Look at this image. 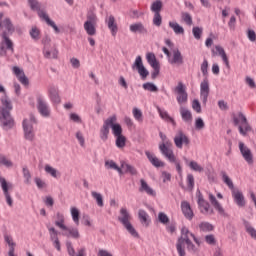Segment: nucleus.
Instances as JSON below:
<instances>
[{
  "label": "nucleus",
  "mask_w": 256,
  "mask_h": 256,
  "mask_svg": "<svg viewBox=\"0 0 256 256\" xmlns=\"http://www.w3.org/2000/svg\"><path fill=\"white\" fill-rule=\"evenodd\" d=\"M2 106H0V127L5 131H9L12 127H15V120L11 116V111H13V104L9 100V96L5 94L1 98Z\"/></svg>",
  "instance_id": "nucleus-1"
},
{
  "label": "nucleus",
  "mask_w": 256,
  "mask_h": 256,
  "mask_svg": "<svg viewBox=\"0 0 256 256\" xmlns=\"http://www.w3.org/2000/svg\"><path fill=\"white\" fill-rule=\"evenodd\" d=\"M110 129H112V133H113L114 137L123 135V128L121 127V124L117 123L116 115H112L104 121V123L100 129V139L102 141L105 142V141H107V139H109Z\"/></svg>",
  "instance_id": "nucleus-2"
},
{
  "label": "nucleus",
  "mask_w": 256,
  "mask_h": 256,
  "mask_svg": "<svg viewBox=\"0 0 256 256\" xmlns=\"http://www.w3.org/2000/svg\"><path fill=\"white\" fill-rule=\"evenodd\" d=\"M232 121L234 126L238 127L239 133L240 135H243V137H247V133L253 131V128L249 125V121L247 120V117L243 115V112H239L238 117L233 113Z\"/></svg>",
  "instance_id": "nucleus-3"
},
{
  "label": "nucleus",
  "mask_w": 256,
  "mask_h": 256,
  "mask_svg": "<svg viewBox=\"0 0 256 256\" xmlns=\"http://www.w3.org/2000/svg\"><path fill=\"white\" fill-rule=\"evenodd\" d=\"M118 221L123 225L126 231H128L131 234V236L135 237L136 239H139V233L137 232L135 227H133V224H131V214H129L127 208L120 209Z\"/></svg>",
  "instance_id": "nucleus-4"
},
{
  "label": "nucleus",
  "mask_w": 256,
  "mask_h": 256,
  "mask_svg": "<svg viewBox=\"0 0 256 256\" xmlns=\"http://www.w3.org/2000/svg\"><path fill=\"white\" fill-rule=\"evenodd\" d=\"M189 235H191V232H189V229L187 227H182L181 229V236L178 238L176 248L178 251L179 256H185V248H183V245L186 243L188 244L191 242V239H189Z\"/></svg>",
  "instance_id": "nucleus-5"
},
{
  "label": "nucleus",
  "mask_w": 256,
  "mask_h": 256,
  "mask_svg": "<svg viewBox=\"0 0 256 256\" xmlns=\"http://www.w3.org/2000/svg\"><path fill=\"white\" fill-rule=\"evenodd\" d=\"M198 207L200 209V213L203 215H215V210L211 208V204L203 198V194H201V191L198 192Z\"/></svg>",
  "instance_id": "nucleus-6"
},
{
  "label": "nucleus",
  "mask_w": 256,
  "mask_h": 256,
  "mask_svg": "<svg viewBox=\"0 0 256 256\" xmlns=\"http://www.w3.org/2000/svg\"><path fill=\"white\" fill-rule=\"evenodd\" d=\"M36 107L38 109V112L42 117H50L51 111L49 110V105H47V101L42 95L36 96Z\"/></svg>",
  "instance_id": "nucleus-7"
},
{
  "label": "nucleus",
  "mask_w": 256,
  "mask_h": 256,
  "mask_svg": "<svg viewBox=\"0 0 256 256\" xmlns=\"http://www.w3.org/2000/svg\"><path fill=\"white\" fill-rule=\"evenodd\" d=\"M174 91L178 94L176 99L179 105L187 103L189 95L187 94V90L183 82H178V85L175 87Z\"/></svg>",
  "instance_id": "nucleus-8"
},
{
  "label": "nucleus",
  "mask_w": 256,
  "mask_h": 256,
  "mask_svg": "<svg viewBox=\"0 0 256 256\" xmlns=\"http://www.w3.org/2000/svg\"><path fill=\"white\" fill-rule=\"evenodd\" d=\"M132 69H136L142 79H147L149 76V70L145 68V65H143V58L141 56L136 57L134 63L132 64Z\"/></svg>",
  "instance_id": "nucleus-9"
},
{
  "label": "nucleus",
  "mask_w": 256,
  "mask_h": 256,
  "mask_svg": "<svg viewBox=\"0 0 256 256\" xmlns=\"http://www.w3.org/2000/svg\"><path fill=\"white\" fill-rule=\"evenodd\" d=\"M22 129L24 133V139L26 141H35V128L33 127V124H29L27 120L22 121Z\"/></svg>",
  "instance_id": "nucleus-10"
},
{
  "label": "nucleus",
  "mask_w": 256,
  "mask_h": 256,
  "mask_svg": "<svg viewBox=\"0 0 256 256\" xmlns=\"http://www.w3.org/2000/svg\"><path fill=\"white\" fill-rule=\"evenodd\" d=\"M211 88H209V78H204L200 83V97L202 99L203 105H207V99H209V93Z\"/></svg>",
  "instance_id": "nucleus-11"
},
{
  "label": "nucleus",
  "mask_w": 256,
  "mask_h": 256,
  "mask_svg": "<svg viewBox=\"0 0 256 256\" xmlns=\"http://www.w3.org/2000/svg\"><path fill=\"white\" fill-rule=\"evenodd\" d=\"M239 150L246 163H248V165H253V153L251 152V149L245 146V143L239 142Z\"/></svg>",
  "instance_id": "nucleus-12"
},
{
  "label": "nucleus",
  "mask_w": 256,
  "mask_h": 256,
  "mask_svg": "<svg viewBox=\"0 0 256 256\" xmlns=\"http://www.w3.org/2000/svg\"><path fill=\"white\" fill-rule=\"evenodd\" d=\"M208 197H209V201H210L211 205L214 206V209H216V211H218V213H219V215H221V217H229V214H227V212H225V208H223L221 203H219V201H217V198L215 197V195H213L212 193H209Z\"/></svg>",
  "instance_id": "nucleus-13"
},
{
  "label": "nucleus",
  "mask_w": 256,
  "mask_h": 256,
  "mask_svg": "<svg viewBox=\"0 0 256 256\" xmlns=\"http://www.w3.org/2000/svg\"><path fill=\"white\" fill-rule=\"evenodd\" d=\"M174 143L178 149H183L184 145H189L191 143V140H189V137L183 133V131H180L178 136L174 137Z\"/></svg>",
  "instance_id": "nucleus-14"
},
{
  "label": "nucleus",
  "mask_w": 256,
  "mask_h": 256,
  "mask_svg": "<svg viewBox=\"0 0 256 256\" xmlns=\"http://www.w3.org/2000/svg\"><path fill=\"white\" fill-rule=\"evenodd\" d=\"M62 235L68 239H81V233H79V229L73 226H68L67 229L62 232Z\"/></svg>",
  "instance_id": "nucleus-15"
},
{
  "label": "nucleus",
  "mask_w": 256,
  "mask_h": 256,
  "mask_svg": "<svg viewBox=\"0 0 256 256\" xmlns=\"http://www.w3.org/2000/svg\"><path fill=\"white\" fill-rule=\"evenodd\" d=\"M159 149L161 154L164 157H166V159H168L170 163H175V161H177V158L175 157V154L173 153V151L170 148H167L165 144H159Z\"/></svg>",
  "instance_id": "nucleus-16"
},
{
  "label": "nucleus",
  "mask_w": 256,
  "mask_h": 256,
  "mask_svg": "<svg viewBox=\"0 0 256 256\" xmlns=\"http://www.w3.org/2000/svg\"><path fill=\"white\" fill-rule=\"evenodd\" d=\"M49 98L52 103L59 105L61 103V96H59V89L55 85H51L48 89Z\"/></svg>",
  "instance_id": "nucleus-17"
},
{
  "label": "nucleus",
  "mask_w": 256,
  "mask_h": 256,
  "mask_svg": "<svg viewBox=\"0 0 256 256\" xmlns=\"http://www.w3.org/2000/svg\"><path fill=\"white\" fill-rule=\"evenodd\" d=\"M129 30L131 31V33H138V35H147L148 33L147 28L141 22L131 24L129 26Z\"/></svg>",
  "instance_id": "nucleus-18"
},
{
  "label": "nucleus",
  "mask_w": 256,
  "mask_h": 256,
  "mask_svg": "<svg viewBox=\"0 0 256 256\" xmlns=\"http://www.w3.org/2000/svg\"><path fill=\"white\" fill-rule=\"evenodd\" d=\"M66 248L69 256H85V247L78 249L76 254L73 243L69 240L66 241Z\"/></svg>",
  "instance_id": "nucleus-19"
},
{
  "label": "nucleus",
  "mask_w": 256,
  "mask_h": 256,
  "mask_svg": "<svg viewBox=\"0 0 256 256\" xmlns=\"http://www.w3.org/2000/svg\"><path fill=\"white\" fill-rule=\"evenodd\" d=\"M232 197L234 202L238 207H245V196H243V192L239 191V189H235L232 191Z\"/></svg>",
  "instance_id": "nucleus-20"
},
{
  "label": "nucleus",
  "mask_w": 256,
  "mask_h": 256,
  "mask_svg": "<svg viewBox=\"0 0 256 256\" xmlns=\"http://www.w3.org/2000/svg\"><path fill=\"white\" fill-rule=\"evenodd\" d=\"M181 209L184 217L191 221L194 217L193 210L191 209V204L187 201H182L181 202Z\"/></svg>",
  "instance_id": "nucleus-21"
},
{
  "label": "nucleus",
  "mask_w": 256,
  "mask_h": 256,
  "mask_svg": "<svg viewBox=\"0 0 256 256\" xmlns=\"http://www.w3.org/2000/svg\"><path fill=\"white\" fill-rule=\"evenodd\" d=\"M28 5L32 11H37L40 19H43V15H47L45 11L41 10V3L37 0H28Z\"/></svg>",
  "instance_id": "nucleus-22"
},
{
  "label": "nucleus",
  "mask_w": 256,
  "mask_h": 256,
  "mask_svg": "<svg viewBox=\"0 0 256 256\" xmlns=\"http://www.w3.org/2000/svg\"><path fill=\"white\" fill-rule=\"evenodd\" d=\"M173 57L169 60L170 65H183V55L179 49H174L172 51Z\"/></svg>",
  "instance_id": "nucleus-23"
},
{
  "label": "nucleus",
  "mask_w": 256,
  "mask_h": 256,
  "mask_svg": "<svg viewBox=\"0 0 256 256\" xmlns=\"http://www.w3.org/2000/svg\"><path fill=\"white\" fill-rule=\"evenodd\" d=\"M0 29H6V33H8V35H13L15 26L13 25V22H11L10 18H6L0 22Z\"/></svg>",
  "instance_id": "nucleus-24"
},
{
  "label": "nucleus",
  "mask_w": 256,
  "mask_h": 256,
  "mask_svg": "<svg viewBox=\"0 0 256 256\" xmlns=\"http://www.w3.org/2000/svg\"><path fill=\"white\" fill-rule=\"evenodd\" d=\"M140 185H141L139 188L140 193H143L144 191L145 193H147V195H150L151 197H155V195H157L155 190H153V188H151L144 179L140 180Z\"/></svg>",
  "instance_id": "nucleus-25"
},
{
  "label": "nucleus",
  "mask_w": 256,
  "mask_h": 256,
  "mask_svg": "<svg viewBox=\"0 0 256 256\" xmlns=\"http://www.w3.org/2000/svg\"><path fill=\"white\" fill-rule=\"evenodd\" d=\"M106 23L108 25V29H110L111 31L112 36L115 37V35H117V32L119 31L117 23L115 22V16L110 15L108 19H106Z\"/></svg>",
  "instance_id": "nucleus-26"
},
{
  "label": "nucleus",
  "mask_w": 256,
  "mask_h": 256,
  "mask_svg": "<svg viewBox=\"0 0 256 256\" xmlns=\"http://www.w3.org/2000/svg\"><path fill=\"white\" fill-rule=\"evenodd\" d=\"M145 155L147 157V159L150 161V163L153 165V167H163L165 165V162L159 160V158H157L156 156H154L153 154H151V152L146 151Z\"/></svg>",
  "instance_id": "nucleus-27"
},
{
  "label": "nucleus",
  "mask_w": 256,
  "mask_h": 256,
  "mask_svg": "<svg viewBox=\"0 0 256 256\" xmlns=\"http://www.w3.org/2000/svg\"><path fill=\"white\" fill-rule=\"evenodd\" d=\"M180 115L184 123H192L193 121V114L191 111L187 110V108L181 106L180 107Z\"/></svg>",
  "instance_id": "nucleus-28"
},
{
  "label": "nucleus",
  "mask_w": 256,
  "mask_h": 256,
  "mask_svg": "<svg viewBox=\"0 0 256 256\" xmlns=\"http://www.w3.org/2000/svg\"><path fill=\"white\" fill-rule=\"evenodd\" d=\"M215 49L219 57L222 58V61L225 63V66L227 67V69H231V65L229 64V58L227 57V53H225V49H223V47L219 45L215 46Z\"/></svg>",
  "instance_id": "nucleus-29"
},
{
  "label": "nucleus",
  "mask_w": 256,
  "mask_h": 256,
  "mask_svg": "<svg viewBox=\"0 0 256 256\" xmlns=\"http://www.w3.org/2000/svg\"><path fill=\"white\" fill-rule=\"evenodd\" d=\"M157 111L164 121L172 123V125L175 127L177 123L175 122V119L173 117L169 116V113L165 110H162L159 106H157Z\"/></svg>",
  "instance_id": "nucleus-30"
},
{
  "label": "nucleus",
  "mask_w": 256,
  "mask_h": 256,
  "mask_svg": "<svg viewBox=\"0 0 256 256\" xmlns=\"http://www.w3.org/2000/svg\"><path fill=\"white\" fill-rule=\"evenodd\" d=\"M95 25H97V22H85L84 23V29H85L87 35H90V36L97 35V28H95Z\"/></svg>",
  "instance_id": "nucleus-31"
},
{
  "label": "nucleus",
  "mask_w": 256,
  "mask_h": 256,
  "mask_svg": "<svg viewBox=\"0 0 256 256\" xmlns=\"http://www.w3.org/2000/svg\"><path fill=\"white\" fill-rule=\"evenodd\" d=\"M9 35L7 31H3L1 34L2 37V45H6V49L13 51V41H11V39H9Z\"/></svg>",
  "instance_id": "nucleus-32"
},
{
  "label": "nucleus",
  "mask_w": 256,
  "mask_h": 256,
  "mask_svg": "<svg viewBox=\"0 0 256 256\" xmlns=\"http://www.w3.org/2000/svg\"><path fill=\"white\" fill-rule=\"evenodd\" d=\"M121 168L124 169V173H129V175H137V168L125 161L121 162Z\"/></svg>",
  "instance_id": "nucleus-33"
},
{
  "label": "nucleus",
  "mask_w": 256,
  "mask_h": 256,
  "mask_svg": "<svg viewBox=\"0 0 256 256\" xmlns=\"http://www.w3.org/2000/svg\"><path fill=\"white\" fill-rule=\"evenodd\" d=\"M42 17H43L42 18L43 21H45V23H47V25H49V27H52V29H54L55 33H57V34L61 33V29H59L57 24H55V22L53 20H51V18H49V15L42 14Z\"/></svg>",
  "instance_id": "nucleus-34"
},
{
  "label": "nucleus",
  "mask_w": 256,
  "mask_h": 256,
  "mask_svg": "<svg viewBox=\"0 0 256 256\" xmlns=\"http://www.w3.org/2000/svg\"><path fill=\"white\" fill-rule=\"evenodd\" d=\"M221 175L223 183H225V185H227V187H229L231 191H235V185L233 184V180H231V178L227 176V172L221 171Z\"/></svg>",
  "instance_id": "nucleus-35"
},
{
  "label": "nucleus",
  "mask_w": 256,
  "mask_h": 256,
  "mask_svg": "<svg viewBox=\"0 0 256 256\" xmlns=\"http://www.w3.org/2000/svg\"><path fill=\"white\" fill-rule=\"evenodd\" d=\"M138 217H139L140 223H142V225L149 227V214H147V212L145 210H139Z\"/></svg>",
  "instance_id": "nucleus-36"
},
{
  "label": "nucleus",
  "mask_w": 256,
  "mask_h": 256,
  "mask_svg": "<svg viewBox=\"0 0 256 256\" xmlns=\"http://www.w3.org/2000/svg\"><path fill=\"white\" fill-rule=\"evenodd\" d=\"M169 27L173 29L176 35H183L185 33V29L177 22H169Z\"/></svg>",
  "instance_id": "nucleus-37"
},
{
  "label": "nucleus",
  "mask_w": 256,
  "mask_h": 256,
  "mask_svg": "<svg viewBox=\"0 0 256 256\" xmlns=\"http://www.w3.org/2000/svg\"><path fill=\"white\" fill-rule=\"evenodd\" d=\"M147 62L149 63L150 67H157L159 65V61H157V57L153 52H149L146 54Z\"/></svg>",
  "instance_id": "nucleus-38"
},
{
  "label": "nucleus",
  "mask_w": 256,
  "mask_h": 256,
  "mask_svg": "<svg viewBox=\"0 0 256 256\" xmlns=\"http://www.w3.org/2000/svg\"><path fill=\"white\" fill-rule=\"evenodd\" d=\"M57 55H59V51L55 47L53 48L52 51H50L49 48L44 49L45 59H57Z\"/></svg>",
  "instance_id": "nucleus-39"
},
{
  "label": "nucleus",
  "mask_w": 256,
  "mask_h": 256,
  "mask_svg": "<svg viewBox=\"0 0 256 256\" xmlns=\"http://www.w3.org/2000/svg\"><path fill=\"white\" fill-rule=\"evenodd\" d=\"M161 9H163V2L161 0H156L151 5V11L154 14L161 13Z\"/></svg>",
  "instance_id": "nucleus-40"
},
{
  "label": "nucleus",
  "mask_w": 256,
  "mask_h": 256,
  "mask_svg": "<svg viewBox=\"0 0 256 256\" xmlns=\"http://www.w3.org/2000/svg\"><path fill=\"white\" fill-rule=\"evenodd\" d=\"M142 87L145 91H150V93H157V91H159V88L157 85L153 84V82H146Z\"/></svg>",
  "instance_id": "nucleus-41"
},
{
  "label": "nucleus",
  "mask_w": 256,
  "mask_h": 256,
  "mask_svg": "<svg viewBox=\"0 0 256 256\" xmlns=\"http://www.w3.org/2000/svg\"><path fill=\"white\" fill-rule=\"evenodd\" d=\"M91 195H92L93 199H95L98 207H104L105 204L103 202V195H101V193L92 191Z\"/></svg>",
  "instance_id": "nucleus-42"
},
{
  "label": "nucleus",
  "mask_w": 256,
  "mask_h": 256,
  "mask_svg": "<svg viewBox=\"0 0 256 256\" xmlns=\"http://www.w3.org/2000/svg\"><path fill=\"white\" fill-rule=\"evenodd\" d=\"M71 216H72L74 223H76V225L79 226V219L81 217V213L79 212V209H77L76 207H72L71 208Z\"/></svg>",
  "instance_id": "nucleus-43"
},
{
  "label": "nucleus",
  "mask_w": 256,
  "mask_h": 256,
  "mask_svg": "<svg viewBox=\"0 0 256 256\" xmlns=\"http://www.w3.org/2000/svg\"><path fill=\"white\" fill-rule=\"evenodd\" d=\"M126 143H127V138L123 136V134L120 136H116V147H118V149H123Z\"/></svg>",
  "instance_id": "nucleus-44"
},
{
  "label": "nucleus",
  "mask_w": 256,
  "mask_h": 256,
  "mask_svg": "<svg viewBox=\"0 0 256 256\" xmlns=\"http://www.w3.org/2000/svg\"><path fill=\"white\" fill-rule=\"evenodd\" d=\"M29 33L31 39H33L34 41H39V39L41 38V31L37 27H32Z\"/></svg>",
  "instance_id": "nucleus-45"
},
{
  "label": "nucleus",
  "mask_w": 256,
  "mask_h": 256,
  "mask_svg": "<svg viewBox=\"0 0 256 256\" xmlns=\"http://www.w3.org/2000/svg\"><path fill=\"white\" fill-rule=\"evenodd\" d=\"M3 193L6 199L7 205H9V207H13V198H11V194L7 192V186L5 184H3Z\"/></svg>",
  "instance_id": "nucleus-46"
},
{
  "label": "nucleus",
  "mask_w": 256,
  "mask_h": 256,
  "mask_svg": "<svg viewBox=\"0 0 256 256\" xmlns=\"http://www.w3.org/2000/svg\"><path fill=\"white\" fill-rule=\"evenodd\" d=\"M201 71H202V75L204 78H208L209 77V62L207 61V59H205L203 61V63L201 64L200 67Z\"/></svg>",
  "instance_id": "nucleus-47"
},
{
  "label": "nucleus",
  "mask_w": 256,
  "mask_h": 256,
  "mask_svg": "<svg viewBox=\"0 0 256 256\" xmlns=\"http://www.w3.org/2000/svg\"><path fill=\"white\" fill-rule=\"evenodd\" d=\"M22 173H23V177H24V183L26 185H31V172L29 171V169L27 167H24L22 169Z\"/></svg>",
  "instance_id": "nucleus-48"
},
{
  "label": "nucleus",
  "mask_w": 256,
  "mask_h": 256,
  "mask_svg": "<svg viewBox=\"0 0 256 256\" xmlns=\"http://www.w3.org/2000/svg\"><path fill=\"white\" fill-rule=\"evenodd\" d=\"M186 245L187 251H189V253H191L192 255H199V247H196L195 244L191 242V240Z\"/></svg>",
  "instance_id": "nucleus-49"
},
{
  "label": "nucleus",
  "mask_w": 256,
  "mask_h": 256,
  "mask_svg": "<svg viewBox=\"0 0 256 256\" xmlns=\"http://www.w3.org/2000/svg\"><path fill=\"white\" fill-rule=\"evenodd\" d=\"M4 241L9 246V249H15V247L17 246V244L13 241V236L11 235L4 234Z\"/></svg>",
  "instance_id": "nucleus-50"
},
{
  "label": "nucleus",
  "mask_w": 256,
  "mask_h": 256,
  "mask_svg": "<svg viewBox=\"0 0 256 256\" xmlns=\"http://www.w3.org/2000/svg\"><path fill=\"white\" fill-rule=\"evenodd\" d=\"M181 17L186 25H193V17H191V14L188 12H182Z\"/></svg>",
  "instance_id": "nucleus-51"
},
{
  "label": "nucleus",
  "mask_w": 256,
  "mask_h": 256,
  "mask_svg": "<svg viewBox=\"0 0 256 256\" xmlns=\"http://www.w3.org/2000/svg\"><path fill=\"white\" fill-rule=\"evenodd\" d=\"M158 221L162 223V225H167V223H169V216H167L165 212H160L158 213Z\"/></svg>",
  "instance_id": "nucleus-52"
},
{
  "label": "nucleus",
  "mask_w": 256,
  "mask_h": 256,
  "mask_svg": "<svg viewBox=\"0 0 256 256\" xmlns=\"http://www.w3.org/2000/svg\"><path fill=\"white\" fill-rule=\"evenodd\" d=\"M0 165H4V167H13V162H11V160H8L5 155L0 154Z\"/></svg>",
  "instance_id": "nucleus-53"
},
{
  "label": "nucleus",
  "mask_w": 256,
  "mask_h": 256,
  "mask_svg": "<svg viewBox=\"0 0 256 256\" xmlns=\"http://www.w3.org/2000/svg\"><path fill=\"white\" fill-rule=\"evenodd\" d=\"M189 167H190V169H192V171H196L198 173H202V171H203V167L201 165H199V163H197L195 161H191L189 163Z\"/></svg>",
  "instance_id": "nucleus-54"
},
{
  "label": "nucleus",
  "mask_w": 256,
  "mask_h": 256,
  "mask_svg": "<svg viewBox=\"0 0 256 256\" xmlns=\"http://www.w3.org/2000/svg\"><path fill=\"white\" fill-rule=\"evenodd\" d=\"M206 175L209 183H217V174L214 171L207 170Z\"/></svg>",
  "instance_id": "nucleus-55"
},
{
  "label": "nucleus",
  "mask_w": 256,
  "mask_h": 256,
  "mask_svg": "<svg viewBox=\"0 0 256 256\" xmlns=\"http://www.w3.org/2000/svg\"><path fill=\"white\" fill-rule=\"evenodd\" d=\"M162 23L163 18L161 17V13L154 14L153 25H155L156 27H161Z\"/></svg>",
  "instance_id": "nucleus-56"
},
{
  "label": "nucleus",
  "mask_w": 256,
  "mask_h": 256,
  "mask_svg": "<svg viewBox=\"0 0 256 256\" xmlns=\"http://www.w3.org/2000/svg\"><path fill=\"white\" fill-rule=\"evenodd\" d=\"M201 231H213L214 227H213V224L209 223V222H202L200 225H199Z\"/></svg>",
  "instance_id": "nucleus-57"
},
{
  "label": "nucleus",
  "mask_w": 256,
  "mask_h": 256,
  "mask_svg": "<svg viewBox=\"0 0 256 256\" xmlns=\"http://www.w3.org/2000/svg\"><path fill=\"white\" fill-rule=\"evenodd\" d=\"M195 129H197V131L205 129V122L203 121V118L199 117L195 120Z\"/></svg>",
  "instance_id": "nucleus-58"
},
{
  "label": "nucleus",
  "mask_w": 256,
  "mask_h": 256,
  "mask_svg": "<svg viewBox=\"0 0 256 256\" xmlns=\"http://www.w3.org/2000/svg\"><path fill=\"white\" fill-rule=\"evenodd\" d=\"M44 170L48 175H51V177L57 178V169L51 167L49 164L45 166Z\"/></svg>",
  "instance_id": "nucleus-59"
},
{
  "label": "nucleus",
  "mask_w": 256,
  "mask_h": 256,
  "mask_svg": "<svg viewBox=\"0 0 256 256\" xmlns=\"http://www.w3.org/2000/svg\"><path fill=\"white\" fill-rule=\"evenodd\" d=\"M187 183L188 189H190V191H193V188L195 187V177L193 176V174L187 175Z\"/></svg>",
  "instance_id": "nucleus-60"
},
{
  "label": "nucleus",
  "mask_w": 256,
  "mask_h": 256,
  "mask_svg": "<svg viewBox=\"0 0 256 256\" xmlns=\"http://www.w3.org/2000/svg\"><path fill=\"white\" fill-rule=\"evenodd\" d=\"M192 33H193L194 37H195L197 40H199V39H201V35H203V28H200V27H198V26L193 27Z\"/></svg>",
  "instance_id": "nucleus-61"
},
{
  "label": "nucleus",
  "mask_w": 256,
  "mask_h": 256,
  "mask_svg": "<svg viewBox=\"0 0 256 256\" xmlns=\"http://www.w3.org/2000/svg\"><path fill=\"white\" fill-rule=\"evenodd\" d=\"M0 185H1L2 191H3V185L6 186L7 193H9V191L11 189H13V184L12 183H8L7 180L5 178H3V177H0Z\"/></svg>",
  "instance_id": "nucleus-62"
},
{
  "label": "nucleus",
  "mask_w": 256,
  "mask_h": 256,
  "mask_svg": "<svg viewBox=\"0 0 256 256\" xmlns=\"http://www.w3.org/2000/svg\"><path fill=\"white\" fill-rule=\"evenodd\" d=\"M34 182H35L38 189H45V187H47V183H45V181H43L39 177H35Z\"/></svg>",
  "instance_id": "nucleus-63"
},
{
  "label": "nucleus",
  "mask_w": 256,
  "mask_h": 256,
  "mask_svg": "<svg viewBox=\"0 0 256 256\" xmlns=\"http://www.w3.org/2000/svg\"><path fill=\"white\" fill-rule=\"evenodd\" d=\"M133 115L136 121H143V112H141L138 108L133 109Z\"/></svg>",
  "instance_id": "nucleus-64"
}]
</instances>
